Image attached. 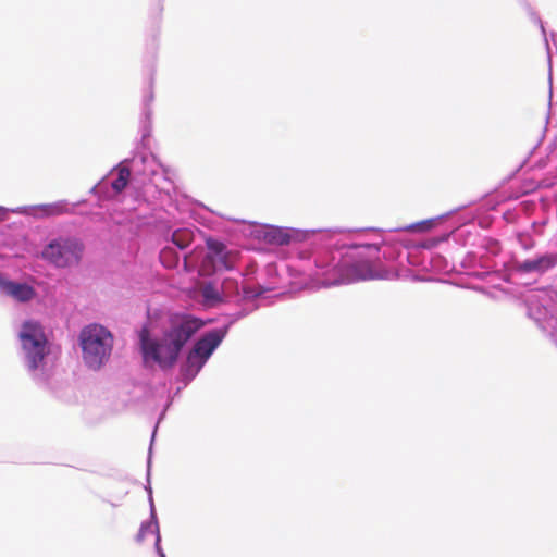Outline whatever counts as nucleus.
I'll return each mask as SVG.
<instances>
[{"mask_svg": "<svg viewBox=\"0 0 557 557\" xmlns=\"http://www.w3.org/2000/svg\"><path fill=\"white\" fill-rule=\"evenodd\" d=\"M517 239H518L520 247L524 250H530V249L534 248V246H535V240L529 234L520 233V234H518Z\"/></svg>", "mask_w": 557, "mask_h": 557, "instance_id": "obj_25", "label": "nucleus"}, {"mask_svg": "<svg viewBox=\"0 0 557 557\" xmlns=\"http://www.w3.org/2000/svg\"><path fill=\"white\" fill-rule=\"evenodd\" d=\"M206 245L207 259L213 264L215 271L233 269L231 251L223 242L210 237L206 240Z\"/></svg>", "mask_w": 557, "mask_h": 557, "instance_id": "obj_15", "label": "nucleus"}, {"mask_svg": "<svg viewBox=\"0 0 557 557\" xmlns=\"http://www.w3.org/2000/svg\"><path fill=\"white\" fill-rule=\"evenodd\" d=\"M194 240V234L187 228L175 230L171 235V243L180 251L186 250Z\"/></svg>", "mask_w": 557, "mask_h": 557, "instance_id": "obj_20", "label": "nucleus"}, {"mask_svg": "<svg viewBox=\"0 0 557 557\" xmlns=\"http://www.w3.org/2000/svg\"><path fill=\"white\" fill-rule=\"evenodd\" d=\"M181 391H182V388H181V387H178V388L176 389V392H175V395H178V394L181 393Z\"/></svg>", "mask_w": 557, "mask_h": 557, "instance_id": "obj_31", "label": "nucleus"}, {"mask_svg": "<svg viewBox=\"0 0 557 557\" xmlns=\"http://www.w3.org/2000/svg\"><path fill=\"white\" fill-rule=\"evenodd\" d=\"M159 259L164 268L174 269L180 263L181 255L177 249L166 246L163 249H161L159 253Z\"/></svg>", "mask_w": 557, "mask_h": 557, "instance_id": "obj_22", "label": "nucleus"}, {"mask_svg": "<svg viewBox=\"0 0 557 557\" xmlns=\"http://www.w3.org/2000/svg\"><path fill=\"white\" fill-rule=\"evenodd\" d=\"M556 265V252H537L533 257L524 260L517 258L511 259L508 265V272L511 280L530 277L532 278V282H536L537 277L543 276Z\"/></svg>", "mask_w": 557, "mask_h": 557, "instance_id": "obj_8", "label": "nucleus"}, {"mask_svg": "<svg viewBox=\"0 0 557 557\" xmlns=\"http://www.w3.org/2000/svg\"><path fill=\"white\" fill-rule=\"evenodd\" d=\"M172 405V399H169L163 408V410L161 411V413L159 414L158 417V421H157V424L153 429V432H152V436H151V442H150V448H149V456H148V460H147V475L149 476L150 475V466H151V449H152V443L154 441V436H156V433H157V429H158V425L159 423L164 419L165 417V413L168 411V409L170 408V406Z\"/></svg>", "mask_w": 557, "mask_h": 557, "instance_id": "obj_23", "label": "nucleus"}, {"mask_svg": "<svg viewBox=\"0 0 557 557\" xmlns=\"http://www.w3.org/2000/svg\"><path fill=\"white\" fill-rule=\"evenodd\" d=\"M549 338L553 342V344L557 347V327H554L549 333Z\"/></svg>", "mask_w": 557, "mask_h": 557, "instance_id": "obj_29", "label": "nucleus"}, {"mask_svg": "<svg viewBox=\"0 0 557 557\" xmlns=\"http://www.w3.org/2000/svg\"><path fill=\"white\" fill-rule=\"evenodd\" d=\"M325 236L322 230H299L268 225L262 232L264 242L271 245H289L293 242L305 243L315 237Z\"/></svg>", "mask_w": 557, "mask_h": 557, "instance_id": "obj_9", "label": "nucleus"}, {"mask_svg": "<svg viewBox=\"0 0 557 557\" xmlns=\"http://www.w3.org/2000/svg\"><path fill=\"white\" fill-rule=\"evenodd\" d=\"M5 209L7 212L4 213V218L1 221L5 219V215L9 211L24 215H32L37 219L55 216L70 212L69 203L66 200H60L52 203H40L34 206H22L14 209Z\"/></svg>", "mask_w": 557, "mask_h": 557, "instance_id": "obj_12", "label": "nucleus"}, {"mask_svg": "<svg viewBox=\"0 0 557 557\" xmlns=\"http://www.w3.org/2000/svg\"><path fill=\"white\" fill-rule=\"evenodd\" d=\"M451 213L453 211L447 215ZM443 218L444 215H440L395 228L384 235H379L380 242L351 243L341 246L327 243L308 256H305L306 251H301L300 258L304 262L301 270L323 286L384 278L386 271L377 268L381 259L403 264L404 261H407V252H410L412 246L409 240H405L396 232L423 233L431 230Z\"/></svg>", "mask_w": 557, "mask_h": 557, "instance_id": "obj_1", "label": "nucleus"}, {"mask_svg": "<svg viewBox=\"0 0 557 557\" xmlns=\"http://www.w3.org/2000/svg\"><path fill=\"white\" fill-rule=\"evenodd\" d=\"M154 549L159 557H166L161 547V534H158L154 541Z\"/></svg>", "mask_w": 557, "mask_h": 557, "instance_id": "obj_27", "label": "nucleus"}, {"mask_svg": "<svg viewBox=\"0 0 557 557\" xmlns=\"http://www.w3.org/2000/svg\"><path fill=\"white\" fill-rule=\"evenodd\" d=\"M449 234H443L441 236H433L421 240L417 244H412L410 252H407V263L419 271L431 272L432 260H433V248L441 242L448 238Z\"/></svg>", "mask_w": 557, "mask_h": 557, "instance_id": "obj_11", "label": "nucleus"}, {"mask_svg": "<svg viewBox=\"0 0 557 557\" xmlns=\"http://www.w3.org/2000/svg\"><path fill=\"white\" fill-rule=\"evenodd\" d=\"M79 346L87 368L100 370L109 360L113 349V336L101 324L92 323L79 333Z\"/></svg>", "mask_w": 557, "mask_h": 557, "instance_id": "obj_6", "label": "nucleus"}, {"mask_svg": "<svg viewBox=\"0 0 557 557\" xmlns=\"http://www.w3.org/2000/svg\"><path fill=\"white\" fill-rule=\"evenodd\" d=\"M432 270L431 272H447L449 270V263L447 259L440 253H435L433 251V260H432Z\"/></svg>", "mask_w": 557, "mask_h": 557, "instance_id": "obj_24", "label": "nucleus"}, {"mask_svg": "<svg viewBox=\"0 0 557 557\" xmlns=\"http://www.w3.org/2000/svg\"><path fill=\"white\" fill-rule=\"evenodd\" d=\"M0 288L14 299L26 302L35 296V289L27 283L15 282L0 274Z\"/></svg>", "mask_w": 557, "mask_h": 557, "instance_id": "obj_17", "label": "nucleus"}, {"mask_svg": "<svg viewBox=\"0 0 557 557\" xmlns=\"http://www.w3.org/2000/svg\"><path fill=\"white\" fill-rule=\"evenodd\" d=\"M206 245L207 259L213 264L215 271L233 269L231 251L223 242L210 237L206 240Z\"/></svg>", "mask_w": 557, "mask_h": 557, "instance_id": "obj_14", "label": "nucleus"}, {"mask_svg": "<svg viewBox=\"0 0 557 557\" xmlns=\"http://www.w3.org/2000/svg\"><path fill=\"white\" fill-rule=\"evenodd\" d=\"M22 346V360L28 374L36 384L42 386L48 383L46 358L49 355L48 339L39 322L26 320L18 332Z\"/></svg>", "mask_w": 557, "mask_h": 557, "instance_id": "obj_5", "label": "nucleus"}, {"mask_svg": "<svg viewBox=\"0 0 557 557\" xmlns=\"http://www.w3.org/2000/svg\"><path fill=\"white\" fill-rule=\"evenodd\" d=\"M503 216H504L505 221L509 222V223H512L516 219V214L509 210L504 212Z\"/></svg>", "mask_w": 557, "mask_h": 557, "instance_id": "obj_28", "label": "nucleus"}, {"mask_svg": "<svg viewBox=\"0 0 557 557\" xmlns=\"http://www.w3.org/2000/svg\"><path fill=\"white\" fill-rule=\"evenodd\" d=\"M205 325L206 322L194 314L174 312L170 314L161 336H158L145 323L137 332L143 367L147 370L158 367L163 372L172 370L185 346Z\"/></svg>", "mask_w": 557, "mask_h": 557, "instance_id": "obj_2", "label": "nucleus"}, {"mask_svg": "<svg viewBox=\"0 0 557 557\" xmlns=\"http://www.w3.org/2000/svg\"><path fill=\"white\" fill-rule=\"evenodd\" d=\"M147 492L149 495L150 518L148 520L143 521L140 524L139 531L136 535V541L138 543L143 542L148 533L154 534L156 537L158 536V534H160L159 522L153 504L152 490L150 485L147 487Z\"/></svg>", "mask_w": 557, "mask_h": 557, "instance_id": "obj_18", "label": "nucleus"}, {"mask_svg": "<svg viewBox=\"0 0 557 557\" xmlns=\"http://www.w3.org/2000/svg\"><path fill=\"white\" fill-rule=\"evenodd\" d=\"M153 74L150 75L148 89L145 91L143 96L141 102V113L139 121V132H140V140L143 145H146V141L151 136L152 131V102L154 100L153 95Z\"/></svg>", "mask_w": 557, "mask_h": 557, "instance_id": "obj_16", "label": "nucleus"}, {"mask_svg": "<svg viewBox=\"0 0 557 557\" xmlns=\"http://www.w3.org/2000/svg\"><path fill=\"white\" fill-rule=\"evenodd\" d=\"M529 15H530V18L540 26L541 28V33L542 35L544 36V38L546 39V29H545V26H544V23L543 21L541 20L540 15L533 11V10H530L529 12Z\"/></svg>", "mask_w": 557, "mask_h": 557, "instance_id": "obj_26", "label": "nucleus"}, {"mask_svg": "<svg viewBox=\"0 0 557 557\" xmlns=\"http://www.w3.org/2000/svg\"><path fill=\"white\" fill-rule=\"evenodd\" d=\"M111 172H116V177L111 182H109L107 177H103L98 184L91 187V194L103 199H112L122 194L129 184L133 185V177L127 170L126 162L121 161Z\"/></svg>", "mask_w": 557, "mask_h": 557, "instance_id": "obj_10", "label": "nucleus"}, {"mask_svg": "<svg viewBox=\"0 0 557 557\" xmlns=\"http://www.w3.org/2000/svg\"><path fill=\"white\" fill-rule=\"evenodd\" d=\"M527 315L533 320L541 330L546 331L545 323L549 318V310L545 306L539 301H528Z\"/></svg>", "mask_w": 557, "mask_h": 557, "instance_id": "obj_19", "label": "nucleus"}, {"mask_svg": "<svg viewBox=\"0 0 557 557\" xmlns=\"http://www.w3.org/2000/svg\"><path fill=\"white\" fill-rule=\"evenodd\" d=\"M206 245L207 259L213 264L215 271L233 269L231 251L223 242L210 237L206 240Z\"/></svg>", "mask_w": 557, "mask_h": 557, "instance_id": "obj_13", "label": "nucleus"}, {"mask_svg": "<svg viewBox=\"0 0 557 557\" xmlns=\"http://www.w3.org/2000/svg\"><path fill=\"white\" fill-rule=\"evenodd\" d=\"M203 302L207 306L213 307L224 301L223 294L213 284L208 283L201 290Z\"/></svg>", "mask_w": 557, "mask_h": 557, "instance_id": "obj_21", "label": "nucleus"}, {"mask_svg": "<svg viewBox=\"0 0 557 557\" xmlns=\"http://www.w3.org/2000/svg\"><path fill=\"white\" fill-rule=\"evenodd\" d=\"M86 246L75 235H60L50 239L41 250V258L55 269L78 267L84 258Z\"/></svg>", "mask_w": 557, "mask_h": 557, "instance_id": "obj_7", "label": "nucleus"}, {"mask_svg": "<svg viewBox=\"0 0 557 557\" xmlns=\"http://www.w3.org/2000/svg\"><path fill=\"white\" fill-rule=\"evenodd\" d=\"M123 162L127 164L138 197L145 201H151L169 196L172 182L165 176L161 164L153 154L136 152L132 158L124 159Z\"/></svg>", "mask_w": 557, "mask_h": 557, "instance_id": "obj_4", "label": "nucleus"}, {"mask_svg": "<svg viewBox=\"0 0 557 557\" xmlns=\"http://www.w3.org/2000/svg\"><path fill=\"white\" fill-rule=\"evenodd\" d=\"M7 212V209L4 207L0 206V220L4 218V213Z\"/></svg>", "mask_w": 557, "mask_h": 557, "instance_id": "obj_30", "label": "nucleus"}, {"mask_svg": "<svg viewBox=\"0 0 557 557\" xmlns=\"http://www.w3.org/2000/svg\"><path fill=\"white\" fill-rule=\"evenodd\" d=\"M265 289H256L251 286H245L242 290V304L239 309L224 315L225 323L221 327L212 329L205 332L187 351L185 359L180 366L177 381L182 382L184 387L190 384L214 351L222 344L230 329L240 319L249 315L258 309L255 300L259 298Z\"/></svg>", "mask_w": 557, "mask_h": 557, "instance_id": "obj_3", "label": "nucleus"}]
</instances>
